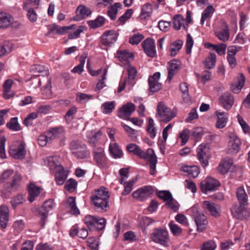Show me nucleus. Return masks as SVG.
Listing matches in <instances>:
<instances>
[{
    "mask_svg": "<svg viewBox=\"0 0 250 250\" xmlns=\"http://www.w3.org/2000/svg\"><path fill=\"white\" fill-rule=\"evenodd\" d=\"M236 197L239 204L242 205L248 204V197L243 187L238 188L236 191Z\"/></svg>",
    "mask_w": 250,
    "mask_h": 250,
    "instance_id": "obj_30",
    "label": "nucleus"
},
{
    "mask_svg": "<svg viewBox=\"0 0 250 250\" xmlns=\"http://www.w3.org/2000/svg\"><path fill=\"white\" fill-rule=\"evenodd\" d=\"M136 181V178H133L129 181L123 182L124 190L122 193V195H126L130 193L132 190L133 186Z\"/></svg>",
    "mask_w": 250,
    "mask_h": 250,
    "instance_id": "obj_37",
    "label": "nucleus"
},
{
    "mask_svg": "<svg viewBox=\"0 0 250 250\" xmlns=\"http://www.w3.org/2000/svg\"><path fill=\"white\" fill-rule=\"evenodd\" d=\"M245 83V77L241 74L240 77L238 80L237 83H233L231 85V89L232 91L235 93H238L239 92L241 88L244 85Z\"/></svg>",
    "mask_w": 250,
    "mask_h": 250,
    "instance_id": "obj_35",
    "label": "nucleus"
},
{
    "mask_svg": "<svg viewBox=\"0 0 250 250\" xmlns=\"http://www.w3.org/2000/svg\"><path fill=\"white\" fill-rule=\"evenodd\" d=\"M179 69V64L175 61H172L168 63L167 67V80L170 82L173 77L178 72Z\"/></svg>",
    "mask_w": 250,
    "mask_h": 250,
    "instance_id": "obj_32",
    "label": "nucleus"
},
{
    "mask_svg": "<svg viewBox=\"0 0 250 250\" xmlns=\"http://www.w3.org/2000/svg\"><path fill=\"white\" fill-rule=\"evenodd\" d=\"M72 153L78 158L83 159L89 156L86 146L78 141H73L70 145Z\"/></svg>",
    "mask_w": 250,
    "mask_h": 250,
    "instance_id": "obj_6",
    "label": "nucleus"
},
{
    "mask_svg": "<svg viewBox=\"0 0 250 250\" xmlns=\"http://www.w3.org/2000/svg\"><path fill=\"white\" fill-rule=\"evenodd\" d=\"M38 117V114L36 112H32L28 115L23 121V124L26 126L32 125L33 121Z\"/></svg>",
    "mask_w": 250,
    "mask_h": 250,
    "instance_id": "obj_51",
    "label": "nucleus"
},
{
    "mask_svg": "<svg viewBox=\"0 0 250 250\" xmlns=\"http://www.w3.org/2000/svg\"><path fill=\"white\" fill-rule=\"evenodd\" d=\"M53 172L55 173V179L59 185H62L67 178V172L62 167H58V169Z\"/></svg>",
    "mask_w": 250,
    "mask_h": 250,
    "instance_id": "obj_27",
    "label": "nucleus"
},
{
    "mask_svg": "<svg viewBox=\"0 0 250 250\" xmlns=\"http://www.w3.org/2000/svg\"><path fill=\"white\" fill-rule=\"evenodd\" d=\"M216 36L221 41L225 42L229 37V26L225 21H223L219 29L215 31Z\"/></svg>",
    "mask_w": 250,
    "mask_h": 250,
    "instance_id": "obj_19",
    "label": "nucleus"
},
{
    "mask_svg": "<svg viewBox=\"0 0 250 250\" xmlns=\"http://www.w3.org/2000/svg\"><path fill=\"white\" fill-rule=\"evenodd\" d=\"M42 188L35 186L34 184H30L28 187V200L30 203L33 202L35 198L38 197L41 192Z\"/></svg>",
    "mask_w": 250,
    "mask_h": 250,
    "instance_id": "obj_29",
    "label": "nucleus"
},
{
    "mask_svg": "<svg viewBox=\"0 0 250 250\" xmlns=\"http://www.w3.org/2000/svg\"><path fill=\"white\" fill-rule=\"evenodd\" d=\"M247 205H235L231 208V212L234 217L239 220H244L250 216V208Z\"/></svg>",
    "mask_w": 250,
    "mask_h": 250,
    "instance_id": "obj_10",
    "label": "nucleus"
},
{
    "mask_svg": "<svg viewBox=\"0 0 250 250\" xmlns=\"http://www.w3.org/2000/svg\"><path fill=\"white\" fill-rule=\"evenodd\" d=\"M32 71L34 73H42L43 76H48L49 74L48 70L45 67L41 65H36L32 68Z\"/></svg>",
    "mask_w": 250,
    "mask_h": 250,
    "instance_id": "obj_52",
    "label": "nucleus"
},
{
    "mask_svg": "<svg viewBox=\"0 0 250 250\" xmlns=\"http://www.w3.org/2000/svg\"><path fill=\"white\" fill-rule=\"evenodd\" d=\"M215 115L217 117L215 124L216 127L219 129L225 127L228 121V114L227 112L217 110L215 111Z\"/></svg>",
    "mask_w": 250,
    "mask_h": 250,
    "instance_id": "obj_24",
    "label": "nucleus"
},
{
    "mask_svg": "<svg viewBox=\"0 0 250 250\" xmlns=\"http://www.w3.org/2000/svg\"><path fill=\"white\" fill-rule=\"evenodd\" d=\"M220 185V184L218 181L214 178L208 177L201 182L200 188L204 193H207L208 191L215 190Z\"/></svg>",
    "mask_w": 250,
    "mask_h": 250,
    "instance_id": "obj_13",
    "label": "nucleus"
},
{
    "mask_svg": "<svg viewBox=\"0 0 250 250\" xmlns=\"http://www.w3.org/2000/svg\"><path fill=\"white\" fill-rule=\"evenodd\" d=\"M13 81L11 79L6 80L3 84V97L5 99H9L14 95L13 93H10L12 86L13 84Z\"/></svg>",
    "mask_w": 250,
    "mask_h": 250,
    "instance_id": "obj_33",
    "label": "nucleus"
},
{
    "mask_svg": "<svg viewBox=\"0 0 250 250\" xmlns=\"http://www.w3.org/2000/svg\"><path fill=\"white\" fill-rule=\"evenodd\" d=\"M102 136V132L100 131L93 133L92 132L88 136L89 142L93 146L97 142Z\"/></svg>",
    "mask_w": 250,
    "mask_h": 250,
    "instance_id": "obj_56",
    "label": "nucleus"
},
{
    "mask_svg": "<svg viewBox=\"0 0 250 250\" xmlns=\"http://www.w3.org/2000/svg\"><path fill=\"white\" fill-rule=\"evenodd\" d=\"M23 7L27 11V16L30 21L32 22H36L37 20V15L34 9L27 6V3H24Z\"/></svg>",
    "mask_w": 250,
    "mask_h": 250,
    "instance_id": "obj_40",
    "label": "nucleus"
},
{
    "mask_svg": "<svg viewBox=\"0 0 250 250\" xmlns=\"http://www.w3.org/2000/svg\"><path fill=\"white\" fill-rule=\"evenodd\" d=\"M114 142H115V138L110 130V155L115 159H120L123 156V152L117 143L111 144Z\"/></svg>",
    "mask_w": 250,
    "mask_h": 250,
    "instance_id": "obj_20",
    "label": "nucleus"
},
{
    "mask_svg": "<svg viewBox=\"0 0 250 250\" xmlns=\"http://www.w3.org/2000/svg\"><path fill=\"white\" fill-rule=\"evenodd\" d=\"M108 194V188L101 187L92 192L90 196L91 201L95 207L105 210L109 202Z\"/></svg>",
    "mask_w": 250,
    "mask_h": 250,
    "instance_id": "obj_2",
    "label": "nucleus"
},
{
    "mask_svg": "<svg viewBox=\"0 0 250 250\" xmlns=\"http://www.w3.org/2000/svg\"><path fill=\"white\" fill-rule=\"evenodd\" d=\"M146 54L149 57L153 58L156 54L155 44L154 40L151 38L146 39L142 43Z\"/></svg>",
    "mask_w": 250,
    "mask_h": 250,
    "instance_id": "obj_17",
    "label": "nucleus"
},
{
    "mask_svg": "<svg viewBox=\"0 0 250 250\" xmlns=\"http://www.w3.org/2000/svg\"><path fill=\"white\" fill-rule=\"evenodd\" d=\"M84 222L91 230H102L106 225V221L104 218L90 215H87L84 217Z\"/></svg>",
    "mask_w": 250,
    "mask_h": 250,
    "instance_id": "obj_4",
    "label": "nucleus"
},
{
    "mask_svg": "<svg viewBox=\"0 0 250 250\" xmlns=\"http://www.w3.org/2000/svg\"><path fill=\"white\" fill-rule=\"evenodd\" d=\"M211 47L215 50L219 55L225 54L227 45L224 43H221L219 45H211Z\"/></svg>",
    "mask_w": 250,
    "mask_h": 250,
    "instance_id": "obj_57",
    "label": "nucleus"
},
{
    "mask_svg": "<svg viewBox=\"0 0 250 250\" xmlns=\"http://www.w3.org/2000/svg\"><path fill=\"white\" fill-rule=\"evenodd\" d=\"M219 101L220 104L225 109L229 110L234 104V98L231 94L225 93L220 97Z\"/></svg>",
    "mask_w": 250,
    "mask_h": 250,
    "instance_id": "obj_21",
    "label": "nucleus"
},
{
    "mask_svg": "<svg viewBox=\"0 0 250 250\" xmlns=\"http://www.w3.org/2000/svg\"><path fill=\"white\" fill-rule=\"evenodd\" d=\"M154 222L155 221L153 220L152 218L147 217H144L141 219L140 225L142 228H145L146 227Z\"/></svg>",
    "mask_w": 250,
    "mask_h": 250,
    "instance_id": "obj_63",
    "label": "nucleus"
},
{
    "mask_svg": "<svg viewBox=\"0 0 250 250\" xmlns=\"http://www.w3.org/2000/svg\"><path fill=\"white\" fill-rule=\"evenodd\" d=\"M213 7L212 6H208L202 14L201 19V23L203 25L206 20L210 17L211 13L213 12Z\"/></svg>",
    "mask_w": 250,
    "mask_h": 250,
    "instance_id": "obj_47",
    "label": "nucleus"
},
{
    "mask_svg": "<svg viewBox=\"0 0 250 250\" xmlns=\"http://www.w3.org/2000/svg\"><path fill=\"white\" fill-rule=\"evenodd\" d=\"M232 165L233 162L231 159H225L222 161L218 167V170L221 174H225L230 169Z\"/></svg>",
    "mask_w": 250,
    "mask_h": 250,
    "instance_id": "obj_31",
    "label": "nucleus"
},
{
    "mask_svg": "<svg viewBox=\"0 0 250 250\" xmlns=\"http://www.w3.org/2000/svg\"><path fill=\"white\" fill-rule=\"evenodd\" d=\"M184 21L185 19L182 16L179 15L175 16L173 18V28L179 30L184 24Z\"/></svg>",
    "mask_w": 250,
    "mask_h": 250,
    "instance_id": "obj_45",
    "label": "nucleus"
},
{
    "mask_svg": "<svg viewBox=\"0 0 250 250\" xmlns=\"http://www.w3.org/2000/svg\"><path fill=\"white\" fill-rule=\"evenodd\" d=\"M197 157L201 165L203 167H206L208 163L210 157L209 147L208 144H201L197 148Z\"/></svg>",
    "mask_w": 250,
    "mask_h": 250,
    "instance_id": "obj_11",
    "label": "nucleus"
},
{
    "mask_svg": "<svg viewBox=\"0 0 250 250\" xmlns=\"http://www.w3.org/2000/svg\"><path fill=\"white\" fill-rule=\"evenodd\" d=\"M14 19L6 13H0V28H5L13 23Z\"/></svg>",
    "mask_w": 250,
    "mask_h": 250,
    "instance_id": "obj_26",
    "label": "nucleus"
},
{
    "mask_svg": "<svg viewBox=\"0 0 250 250\" xmlns=\"http://www.w3.org/2000/svg\"><path fill=\"white\" fill-rule=\"evenodd\" d=\"M153 190L151 186H145L133 192L132 196L139 201H144L153 194Z\"/></svg>",
    "mask_w": 250,
    "mask_h": 250,
    "instance_id": "obj_15",
    "label": "nucleus"
},
{
    "mask_svg": "<svg viewBox=\"0 0 250 250\" xmlns=\"http://www.w3.org/2000/svg\"><path fill=\"white\" fill-rule=\"evenodd\" d=\"M77 12L80 13L82 19H83L90 15L91 11L89 8L85 6L80 5L77 9Z\"/></svg>",
    "mask_w": 250,
    "mask_h": 250,
    "instance_id": "obj_48",
    "label": "nucleus"
},
{
    "mask_svg": "<svg viewBox=\"0 0 250 250\" xmlns=\"http://www.w3.org/2000/svg\"><path fill=\"white\" fill-rule=\"evenodd\" d=\"M183 42L181 40H177L170 46L169 51L171 56H175L182 47Z\"/></svg>",
    "mask_w": 250,
    "mask_h": 250,
    "instance_id": "obj_38",
    "label": "nucleus"
},
{
    "mask_svg": "<svg viewBox=\"0 0 250 250\" xmlns=\"http://www.w3.org/2000/svg\"><path fill=\"white\" fill-rule=\"evenodd\" d=\"M51 80H48L47 83L42 90V94L46 98H49L52 94Z\"/></svg>",
    "mask_w": 250,
    "mask_h": 250,
    "instance_id": "obj_62",
    "label": "nucleus"
},
{
    "mask_svg": "<svg viewBox=\"0 0 250 250\" xmlns=\"http://www.w3.org/2000/svg\"><path fill=\"white\" fill-rule=\"evenodd\" d=\"M86 55L83 54L81 55L80 59V64L75 66L72 70L71 72L76 73H77L80 74L83 71V65L85 63V59Z\"/></svg>",
    "mask_w": 250,
    "mask_h": 250,
    "instance_id": "obj_43",
    "label": "nucleus"
},
{
    "mask_svg": "<svg viewBox=\"0 0 250 250\" xmlns=\"http://www.w3.org/2000/svg\"><path fill=\"white\" fill-rule=\"evenodd\" d=\"M95 159L99 165H102L104 162L105 158L102 148H100L97 151H95Z\"/></svg>",
    "mask_w": 250,
    "mask_h": 250,
    "instance_id": "obj_54",
    "label": "nucleus"
},
{
    "mask_svg": "<svg viewBox=\"0 0 250 250\" xmlns=\"http://www.w3.org/2000/svg\"><path fill=\"white\" fill-rule=\"evenodd\" d=\"M135 109V105L132 103H128L120 108L118 116L122 118L128 117L134 112Z\"/></svg>",
    "mask_w": 250,
    "mask_h": 250,
    "instance_id": "obj_23",
    "label": "nucleus"
},
{
    "mask_svg": "<svg viewBox=\"0 0 250 250\" xmlns=\"http://www.w3.org/2000/svg\"><path fill=\"white\" fill-rule=\"evenodd\" d=\"M77 112V108L73 106L70 108L66 112L65 119L68 123H70L74 119V115Z\"/></svg>",
    "mask_w": 250,
    "mask_h": 250,
    "instance_id": "obj_55",
    "label": "nucleus"
},
{
    "mask_svg": "<svg viewBox=\"0 0 250 250\" xmlns=\"http://www.w3.org/2000/svg\"><path fill=\"white\" fill-rule=\"evenodd\" d=\"M216 61V56L213 53L209 54V56L206 58L204 62L205 67L208 69L214 68L215 65Z\"/></svg>",
    "mask_w": 250,
    "mask_h": 250,
    "instance_id": "obj_34",
    "label": "nucleus"
},
{
    "mask_svg": "<svg viewBox=\"0 0 250 250\" xmlns=\"http://www.w3.org/2000/svg\"><path fill=\"white\" fill-rule=\"evenodd\" d=\"M53 201L52 200H47L40 209L39 214L41 218L40 224L42 227L45 226V220L47 218L48 212L53 208Z\"/></svg>",
    "mask_w": 250,
    "mask_h": 250,
    "instance_id": "obj_14",
    "label": "nucleus"
},
{
    "mask_svg": "<svg viewBox=\"0 0 250 250\" xmlns=\"http://www.w3.org/2000/svg\"><path fill=\"white\" fill-rule=\"evenodd\" d=\"M9 152L10 155L14 159L24 158L26 155L24 143L21 141L14 142L10 146Z\"/></svg>",
    "mask_w": 250,
    "mask_h": 250,
    "instance_id": "obj_7",
    "label": "nucleus"
},
{
    "mask_svg": "<svg viewBox=\"0 0 250 250\" xmlns=\"http://www.w3.org/2000/svg\"><path fill=\"white\" fill-rule=\"evenodd\" d=\"M77 186V182L73 179H69L65 185V188L68 191H73Z\"/></svg>",
    "mask_w": 250,
    "mask_h": 250,
    "instance_id": "obj_59",
    "label": "nucleus"
},
{
    "mask_svg": "<svg viewBox=\"0 0 250 250\" xmlns=\"http://www.w3.org/2000/svg\"><path fill=\"white\" fill-rule=\"evenodd\" d=\"M152 11L151 5L149 4H145L142 7V12L140 14V17L142 19H146L150 17Z\"/></svg>",
    "mask_w": 250,
    "mask_h": 250,
    "instance_id": "obj_41",
    "label": "nucleus"
},
{
    "mask_svg": "<svg viewBox=\"0 0 250 250\" xmlns=\"http://www.w3.org/2000/svg\"><path fill=\"white\" fill-rule=\"evenodd\" d=\"M107 72V68L104 69V71L103 72V74L102 75V79L100 80V81L97 83L95 90L99 91L102 88H103L104 86H105V84L104 83V80L105 79V76Z\"/></svg>",
    "mask_w": 250,
    "mask_h": 250,
    "instance_id": "obj_60",
    "label": "nucleus"
},
{
    "mask_svg": "<svg viewBox=\"0 0 250 250\" xmlns=\"http://www.w3.org/2000/svg\"><path fill=\"white\" fill-rule=\"evenodd\" d=\"M126 69L128 75L127 78L122 83L120 84L118 88V92L119 93L125 89L126 83H127V84L130 87H132L136 83L135 78L137 74L136 68L132 65H129L127 66Z\"/></svg>",
    "mask_w": 250,
    "mask_h": 250,
    "instance_id": "obj_9",
    "label": "nucleus"
},
{
    "mask_svg": "<svg viewBox=\"0 0 250 250\" xmlns=\"http://www.w3.org/2000/svg\"><path fill=\"white\" fill-rule=\"evenodd\" d=\"M153 242L163 246L167 247L170 244V239L168 231L164 229H155L151 234Z\"/></svg>",
    "mask_w": 250,
    "mask_h": 250,
    "instance_id": "obj_5",
    "label": "nucleus"
},
{
    "mask_svg": "<svg viewBox=\"0 0 250 250\" xmlns=\"http://www.w3.org/2000/svg\"><path fill=\"white\" fill-rule=\"evenodd\" d=\"M158 114L161 121L167 123L176 116V113L165 105L163 102H160L157 106Z\"/></svg>",
    "mask_w": 250,
    "mask_h": 250,
    "instance_id": "obj_8",
    "label": "nucleus"
},
{
    "mask_svg": "<svg viewBox=\"0 0 250 250\" xmlns=\"http://www.w3.org/2000/svg\"><path fill=\"white\" fill-rule=\"evenodd\" d=\"M160 76V73L157 72L148 78L149 90L152 93L156 92L162 88V84L158 81Z\"/></svg>",
    "mask_w": 250,
    "mask_h": 250,
    "instance_id": "obj_18",
    "label": "nucleus"
},
{
    "mask_svg": "<svg viewBox=\"0 0 250 250\" xmlns=\"http://www.w3.org/2000/svg\"><path fill=\"white\" fill-rule=\"evenodd\" d=\"M228 136L229 139L227 146L228 153L236 154L240 149L241 142L240 139L233 133H229Z\"/></svg>",
    "mask_w": 250,
    "mask_h": 250,
    "instance_id": "obj_12",
    "label": "nucleus"
},
{
    "mask_svg": "<svg viewBox=\"0 0 250 250\" xmlns=\"http://www.w3.org/2000/svg\"><path fill=\"white\" fill-rule=\"evenodd\" d=\"M109 46V31H105L101 37V47L107 51Z\"/></svg>",
    "mask_w": 250,
    "mask_h": 250,
    "instance_id": "obj_36",
    "label": "nucleus"
},
{
    "mask_svg": "<svg viewBox=\"0 0 250 250\" xmlns=\"http://www.w3.org/2000/svg\"><path fill=\"white\" fill-rule=\"evenodd\" d=\"M154 121L152 119L149 118L148 120V124L147 127V131L150 137L154 138L156 135V129L154 127Z\"/></svg>",
    "mask_w": 250,
    "mask_h": 250,
    "instance_id": "obj_50",
    "label": "nucleus"
},
{
    "mask_svg": "<svg viewBox=\"0 0 250 250\" xmlns=\"http://www.w3.org/2000/svg\"><path fill=\"white\" fill-rule=\"evenodd\" d=\"M192 218L194 219L198 231L202 232L207 228L208 222L206 216L200 212L198 208L194 206L189 210Z\"/></svg>",
    "mask_w": 250,
    "mask_h": 250,
    "instance_id": "obj_3",
    "label": "nucleus"
},
{
    "mask_svg": "<svg viewBox=\"0 0 250 250\" xmlns=\"http://www.w3.org/2000/svg\"><path fill=\"white\" fill-rule=\"evenodd\" d=\"M64 130L62 127L50 128L47 132L48 137L52 141L61 137L63 134Z\"/></svg>",
    "mask_w": 250,
    "mask_h": 250,
    "instance_id": "obj_28",
    "label": "nucleus"
},
{
    "mask_svg": "<svg viewBox=\"0 0 250 250\" xmlns=\"http://www.w3.org/2000/svg\"><path fill=\"white\" fill-rule=\"evenodd\" d=\"M9 219V209L7 207L1 206L0 207V226L5 229Z\"/></svg>",
    "mask_w": 250,
    "mask_h": 250,
    "instance_id": "obj_25",
    "label": "nucleus"
},
{
    "mask_svg": "<svg viewBox=\"0 0 250 250\" xmlns=\"http://www.w3.org/2000/svg\"><path fill=\"white\" fill-rule=\"evenodd\" d=\"M24 201L23 195L19 194L11 200V203L13 208H15L19 205L22 204Z\"/></svg>",
    "mask_w": 250,
    "mask_h": 250,
    "instance_id": "obj_61",
    "label": "nucleus"
},
{
    "mask_svg": "<svg viewBox=\"0 0 250 250\" xmlns=\"http://www.w3.org/2000/svg\"><path fill=\"white\" fill-rule=\"evenodd\" d=\"M122 5L120 2H116L113 5L110 6V19L115 20L119 11V9L122 8Z\"/></svg>",
    "mask_w": 250,
    "mask_h": 250,
    "instance_id": "obj_46",
    "label": "nucleus"
},
{
    "mask_svg": "<svg viewBox=\"0 0 250 250\" xmlns=\"http://www.w3.org/2000/svg\"><path fill=\"white\" fill-rule=\"evenodd\" d=\"M118 58L121 61H128L133 59V54L127 50L118 52Z\"/></svg>",
    "mask_w": 250,
    "mask_h": 250,
    "instance_id": "obj_42",
    "label": "nucleus"
},
{
    "mask_svg": "<svg viewBox=\"0 0 250 250\" xmlns=\"http://www.w3.org/2000/svg\"><path fill=\"white\" fill-rule=\"evenodd\" d=\"M93 98L92 95L87 94L83 93H78L77 94L76 100L80 103L86 102Z\"/></svg>",
    "mask_w": 250,
    "mask_h": 250,
    "instance_id": "obj_53",
    "label": "nucleus"
},
{
    "mask_svg": "<svg viewBox=\"0 0 250 250\" xmlns=\"http://www.w3.org/2000/svg\"><path fill=\"white\" fill-rule=\"evenodd\" d=\"M7 126L10 129L13 131H18L20 130V125L18 122V118L17 117L12 118L10 122L7 123Z\"/></svg>",
    "mask_w": 250,
    "mask_h": 250,
    "instance_id": "obj_49",
    "label": "nucleus"
},
{
    "mask_svg": "<svg viewBox=\"0 0 250 250\" xmlns=\"http://www.w3.org/2000/svg\"><path fill=\"white\" fill-rule=\"evenodd\" d=\"M126 149L129 152L132 153L139 157L147 161L149 163L150 168V174L153 175L155 173L157 159L152 149L148 148L146 152H145L136 144H129L127 145Z\"/></svg>",
    "mask_w": 250,
    "mask_h": 250,
    "instance_id": "obj_1",
    "label": "nucleus"
},
{
    "mask_svg": "<svg viewBox=\"0 0 250 250\" xmlns=\"http://www.w3.org/2000/svg\"><path fill=\"white\" fill-rule=\"evenodd\" d=\"M105 21L104 18L99 16L94 21H91L88 22L89 26L92 28H96L103 25Z\"/></svg>",
    "mask_w": 250,
    "mask_h": 250,
    "instance_id": "obj_44",
    "label": "nucleus"
},
{
    "mask_svg": "<svg viewBox=\"0 0 250 250\" xmlns=\"http://www.w3.org/2000/svg\"><path fill=\"white\" fill-rule=\"evenodd\" d=\"M184 171L193 178L197 177L200 173L199 168L196 166L185 167Z\"/></svg>",
    "mask_w": 250,
    "mask_h": 250,
    "instance_id": "obj_39",
    "label": "nucleus"
},
{
    "mask_svg": "<svg viewBox=\"0 0 250 250\" xmlns=\"http://www.w3.org/2000/svg\"><path fill=\"white\" fill-rule=\"evenodd\" d=\"M203 208L207 212L215 218L220 216L221 207L217 204L205 201L203 203Z\"/></svg>",
    "mask_w": 250,
    "mask_h": 250,
    "instance_id": "obj_16",
    "label": "nucleus"
},
{
    "mask_svg": "<svg viewBox=\"0 0 250 250\" xmlns=\"http://www.w3.org/2000/svg\"><path fill=\"white\" fill-rule=\"evenodd\" d=\"M158 196L165 202H167L172 198V196L169 191L162 190L158 193Z\"/></svg>",
    "mask_w": 250,
    "mask_h": 250,
    "instance_id": "obj_58",
    "label": "nucleus"
},
{
    "mask_svg": "<svg viewBox=\"0 0 250 250\" xmlns=\"http://www.w3.org/2000/svg\"><path fill=\"white\" fill-rule=\"evenodd\" d=\"M44 162L53 172L56 171L58 167H62L60 164V157L57 156L48 157L44 159Z\"/></svg>",
    "mask_w": 250,
    "mask_h": 250,
    "instance_id": "obj_22",
    "label": "nucleus"
},
{
    "mask_svg": "<svg viewBox=\"0 0 250 250\" xmlns=\"http://www.w3.org/2000/svg\"><path fill=\"white\" fill-rule=\"evenodd\" d=\"M144 38V36L141 34L134 35L130 38L129 42L131 44H138Z\"/></svg>",
    "mask_w": 250,
    "mask_h": 250,
    "instance_id": "obj_64",
    "label": "nucleus"
}]
</instances>
